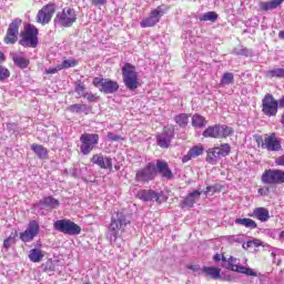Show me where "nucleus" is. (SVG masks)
<instances>
[{"instance_id": "52", "label": "nucleus", "mask_w": 284, "mask_h": 284, "mask_svg": "<svg viewBox=\"0 0 284 284\" xmlns=\"http://www.w3.org/2000/svg\"><path fill=\"white\" fill-rule=\"evenodd\" d=\"M187 270H192V272H199L201 270V265H199V264L189 265Z\"/></svg>"}, {"instance_id": "19", "label": "nucleus", "mask_w": 284, "mask_h": 284, "mask_svg": "<svg viewBox=\"0 0 284 284\" xmlns=\"http://www.w3.org/2000/svg\"><path fill=\"white\" fill-rule=\"evenodd\" d=\"M37 234H39V223L31 221L27 230L20 233V240H22L23 243H30V241H34Z\"/></svg>"}, {"instance_id": "27", "label": "nucleus", "mask_w": 284, "mask_h": 284, "mask_svg": "<svg viewBox=\"0 0 284 284\" xmlns=\"http://www.w3.org/2000/svg\"><path fill=\"white\" fill-rule=\"evenodd\" d=\"M68 112H72L73 114H81V112H84L88 114L92 111V106L88 104H71L67 108Z\"/></svg>"}, {"instance_id": "15", "label": "nucleus", "mask_w": 284, "mask_h": 284, "mask_svg": "<svg viewBox=\"0 0 284 284\" xmlns=\"http://www.w3.org/2000/svg\"><path fill=\"white\" fill-rule=\"evenodd\" d=\"M174 139V126H164L162 133L156 135V143L160 148L168 150Z\"/></svg>"}, {"instance_id": "58", "label": "nucleus", "mask_w": 284, "mask_h": 284, "mask_svg": "<svg viewBox=\"0 0 284 284\" xmlns=\"http://www.w3.org/2000/svg\"><path fill=\"white\" fill-rule=\"evenodd\" d=\"M229 241H232V242H234V243H239V236H235V235H232L230 239H229Z\"/></svg>"}, {"instance_id": "43", "label": "nucleus", "mask_w": 284, "mask_h": 284, "mask_svg": "<svg viewBox=\"0 0 284 284\" xmlns=\"http://www.w3.org/2000/svg\"><path fill=\"white\" fill-rule=\"evenodd\" d=\"M75 65H77V61H74V60H64L60 64V69L61 70H67L68 68H74Z\"/></svg>"}, {"instance_id": "7", "label": "nucleus", "mask_w": 284, "mask_h": 284, "mask_svg": "<svg viewBox=\"0 0 284 284\" xmlns=\"http://www.w3.org/2000/svg\"><path fill=\"white\" fill-rule=\"evenodd\" d=\"M80 151L84 156H88L99 145V134L97 133H83L80 136Z\"/></svg>"}, {"instance_id": "45", "label": "nucleus", "mask_w": 284, "mask_h": 284, "mask_svg": "<svg viewBox=\"0 0 284 284\" xmlns=\"http://www.w3.org/2000/svg\"><path fill=\"white\" fill-rule=\"evenodd\" d=\"M7 130L12 134H17L19 132V125L17 123H7Z\"/></svg>"}, {"instance_id": "14", "label": "nucleus", "mask_w": 284, "mask_h": 284, "mask_svg": "<svg viewBox=\"0 0 284 284\" xmlns=\"http://www.w3.org/2000/svg\"><path fill=\"white\" fill-rule=\"evenodd\" d=\"M163 14H165L163 7H158L150 12L149 17L140 22L141 28H154V26L161 21V17H163Z\"/></svg>"}, {"instance_id": "34", "label": "nucleus", "mask_w": 284, "mask_h": 284, "mask_svg": "<svg viewBox=\"0 0 284 284\" xmlns=\"http://www.w3.org/2000/svg\"><path fill=\"white\" fill-rule=\"evenodd\" d=\"M174 121L180 128H187V123H190V115L186 113H180L174 116Z\"/></svg>"}, {"instance_id": "60", "label": "nucleus", "mask_w": 284, "mask_h": 284, "mask_svg": "<svg viewBox=\"0 0 284 284\" xmlns=\"http://www.w3.org/2000/svg\"><path fill=\"white\" fill-rule=\"evenodd\" d=\"M3 61H6V54L0 51V63H3Z\"/></svg>"}, {"instance_id": "5", "label": "nucleus", "mask_w": 284, "mask_h": 284, "mask_svg": "<svg viewBox=\"0 0 284 284\" xmlns=\"http://www.w3.org/2000/svg\"><path fill=\"white\" fill-rule=\"evenodd\" d=\"M19 44L23 48H37L39 45V29L34 24H28L21 34Z\"/></svg>"}, {"instance_id": "18", "label": "nucleus", "mask_w": 284, "mask_h": 284, "mask_svg": "<svg viewBox=\"0 0 284 284\" xmlns=\"http://www.w3.org/2000/svg\"><path fill=\"white\" fill-rule=\"evenodd\" d=\"M21 27V19L16 18L7 30V36L4 38L6 43H17V34H19V28Z\"/></svg>"}, {"instance_id": "32", "label": "nucleus", "mask_w": 284, "mask_h": 284, "mask_svg": "<svg viewBox=\"0 0 284 284\" xmlns=\"http://www.w3.org/2000/svg\"><path fill=\"white\" fill-rule=\"evenodd\" d=\"M192 125L193 128H205V125H207V120H205L203 115L195 113L192 116Z\"/></svg>"}, {"instance_id": "46", "label": "nucleus", "mask_w": 284, "mask_h": 284, "mask_svg": "<svg viewBox=\"0 0 284 284\" xmlns=\"http://www.w3.org/2000/svg\"><path fill=\"white\" fill-rule=\"evenodd\" d=\"M106 136H108L109 141H115V142H121V141H123V138H122L121 135H116V134H114L113 132H109V133L106 134Z\"/></svg>"}, {"instance_id": "9", "label": "nucleus", "mask_w": 284, "mask_h": 284, "mask_svg": "<svg viewBox=\"0 0 284 284\" xmlns=\"http://www.w3.org/2000/svg\"><path fill=\"white\" fill-rule=\"evenodd\" d=\"M260 148L262 150H267V152H281L283 150V145L281 144V140L276 138V133H271L263 138L256 140Z\"/></svg>"}, {"instance_id": "53", "label": "nucleus", "mask_w": 284, "mask_h": 284, "mask_svg": "<svg viewBox=\"0 0 284 284\" xmlns=\"http://www.w3.org/2000/svg\"><path fill=\"white\" fill-rule=\"evenodd\" d=\"M251 242L254 245V247H261V245H263V242H261V240L258 239L252 240Z\"/></svg>"}, {"instance_id": "41", "label": "nucleus", "mask_w": 284, "mask_h": 284, "mask_svg": "<svg viewBox=\"0 0 284 284\" xmlns=\"http://www.w3.org/2000/svg\"><path fill=\"white\" fill-rule=\"evenodd\" d=\"M42 272H54V262L52 261H47L41 265Z\"/></svg>"}, {"instance_id": "25", "label": "nucleus", "mask_w": 284, "mask_h": 284, "mask_svg": "<svg viewBox=\"0 0 284 284\" xmlns=\"http://www.w3.org/2000/svg\"><path fill=\"white\" fill-rule=\"evenodd\" d=\"M284 0H270L258 2L260 10L262 12H267L270 10H276L278 6L283 4Z\"/></svg>"}, {"instance_id": "2", "label": "nucleus", "mask_w": 284, "mask_h": 284, "mask_svg": "<svg viewBox=\"0 0 284 284\" xmlns=\"http://www.w3.org/2000/svg\"><path fill=\"white\" fill-rule=\"evenodd\" d=\"M122 79L126 90L134 92L139 88V73L136 67L131 63H125L122 67Z\"/></svg>"}, {"instance_id": "62", "label": "nucleus", "mask_w": 284, "mask_h": 284, "mask_svg": "<svg viewBox=\"0 0 284 284\" xmlns=\"http://www.w3.org/2000/svg\"><path fill=\"white\" fill-rule=\"evenodd\" d=\"M221 261H223V263H227V257L224 255H221Z\"/></svg>"}, {"instance_id": "56", "label": "nucleus", "mask_w": 284, "mask_h": 284, "mask_svg": "<svg viewBox=\"0 0 284 284\" xmlns=\"http://www.w3.org/2000/svg\"><path fill=\"white\" fill-rule=\"evenodd\" d=\"M14 239H17V233H11L7 240L10 241L11 243H14Z\"/></svg>"}, {"instance_id": "49", "label": "nucleus", "mask_w": 284, "mask_h": 284, "mask_svg": "<svg viewBox=\"0 0 284 284\" xmlns=\"http://www.w3.org/2000/svg\"><path fill=\"white\" fill-rule=\"evenodd\" d=\"M105 3H108V0H91V6H105Z\"/></svg>"}, {"instance_id": "36", "label": "nucleus", "mask_w": 284, "mask_h": 284, "mask_svg": "<svg viewBox=\"0 0 284 284\" xmlns=\"http://www.w3.org/2000/svg\"><path fill=\"white\" fill-rule=\"evenodd\" d=\"M202 272H204L206 276H211V278H221V268L204 266Z\"/></svg>"}, {"instance_id": "64", "label": "nucleus", "mask_w": 284, "mask_h": 284, "mask_svg": "<svg viewBox=\"0 0 284 284\" xmlns=\"http://www.w3.org/2000/svg\"><path fill=\"white\" fill-rule=\"evenodd\" d=\"M258 194H263V189H258Z\"/></svg>"}, {"instance_id": "16", "label": "nucleus", "mask_w": 284, "mask_h": 284, "mask_svg": "<svg viewBox=\"0 0 284 284\" xmlns=\"http://www.w3.org/2000/svg\"><path fill=\"white\" fill-rule=\"evenodd\" d=\"M91 163H93V165H98L101 170H108L109 172H112L113 170L112 158L103 155V153L93 154Z\"/></svg>"}, {"instance_id": "17", "label": "nucleus", "mask_w": 284, "mask_h": 284, "mask_svg": "<svg viewBox=\"0 0 284 284\" xmlns=\"http://www.w3.org/2000/svg\"><path fill=\"white\" fill-rule=\"evenodd\" d=\"M154 171L155 176L160 174L162 179H166L168 181H172V179H174V173H172L170 164H168L165 161L158 160L154 164Z\"/></svg>"}, {"instance_id": "55", "label": "nucleus", "mask_w": 284, "mask_h": 284, "mask_svg": "<svg viewBox=\"0 0 284 284\" xmlns=\"http://www.w3.org/2000/svg\"><path fill=\"white\" fill-rule=\"evenodd\" d=\"M277 108H284V95L277 100Z\"/></svg>"}, {"instance_id": "54", "label": "nucleus", "mask_w": 284, "mask_h": 284, "mask_svg": "<svg viewBox=\"0 0 284 284\" xmlns=\"http://www.w3.org/2000/svg\"><path fill=\"white\" fill-rule=\"evenodd\" d=\"M12 243L13 242H10V240L6 239L4 242H3V247L6 250H10V247L12 246Z\"/></svg>"}, {"instance_id": "63", "label": "nucleus", "mask_w": 284, "mask_h": 284, "mask_svg": "<svg viewBox=\"0 0 284 284\" xmlns=\"http://www.w3.org/2000/svg\"><path fill=\"white\" fill-rule=\"evenodd\" d=\"M280 39H284V30L278 32Z\"/></svg>"}, {"instance_id": "6", "label": "nucleus", "mask_w": 284, "mask_h": 284, "mask_svg": "<svg viewBox=\"0 0 284 284\" xmlns=\"http://www.w3.org/2000/svg\"><path fill=\"white\" fill-rule=\"evenodd\" d=\"M53 227L57 232L69 236H79L81 234V226L70 220H58L53 223Z\"/></svg>"}, {"instance_id": "42", "label": "nucleus", "mask_w": 284, "mask_h": 284, "mask_svg": "<svg viewBox=\"0 0 284 284\" xmlns=\"http://www.w3.org/2000/svg\"><path fill=\"white\" fill-rule=\"evenodd\" d=\"M6 79H10V70L3 65H0V81H6Z\"/></svg>"}, {"instance_id": "61", "label": "nucleus", "mask_w": 284, "mask_h": 284, "mask_svg": "<svg viewBox=\"0 0 284 284\" xmlns=\"http://www.w3.org/2000/svg\"><path fill=\"white\" fill-rule=\"evenodd\" d=\"M234 261H236V257H234V256H230L227 260L229 263H234Z\"/></svg>"}, {"instance_id": "50", "label": "nucleus", "mask_w": 284, "mask_h": 284, "mask_svg": "<svg viewBox=\"0 0 284 284\" xmlns=\"http://www.w3.org/2000/svg\"><path fill=\"white\" fill-rule=\"evenodd\" d=\"M60 68H61V67H60V64H59L58 67L47 69V70H45V73H47V74H57V72H59V70H61Z\"/></svg>"}, {"instance_id": "22", "label": "nucleus", "mask_w": 284, "mask_h": 284, "mask_svg": "<svg viewBox=\"0 0 284 284\" xmlns=\"http://www.w3.org/2000/svg\"><path fill=\"white\" fill-rule=\"evenodd\" d=\"M201 194H203V191L195 190L186 195V197L183 200L182 204L186 207H194V203L201 199Z\"/></svg>"}, {"instance_id": "8", "label": "nucleus", "mask_w": 284, "mask_h": 284, "mask_svg": "<svg viewBox=\"0 0 284 284\" xmlns=\"http://www.w3.org/2000/svg\"><path fill=\"white\" fill-rule=\"evenodd\" d=\"M262 183L265 185H283L284 171L278 169L265 170L262 174Z\"/></svg>"}, {"instance_id": "12", "label": "nucleus", "mask_w": 284, "mask_h": 284, "mask_svg": "<svg viewBox=\"0 0 284 284\" xmlns=\"http://www.w3.org/2000/svg\"><path fill=\"white\" fill-rule=\"evenodd\" d=\"M262 112L265 116H276L278 114V100L274 95L266 93L262 99Z\"/></svg>"}, {"instance_id": "21", "label": "nucleus", "mask_w": 284, "mask_h": 284, "mask_svg": "<svg viewBox=\"0 0 284 284\" xmlns=\"http://www.w3.org/2000/svg\"><path fill=\"white\" fill-rule=\"evenodd\" d=\"M61 203L59 200L54 199L53 196H47L40 200L34 204L36 210H45V207H49V210H57Z\"/></svg>"}, {"instance_id": "31", "label": "nucleus", "mask_w": 284, "mask_h": 284, "mask_svg": "<svg viewBox=\"0 0 284 284\" xmlns=\"http://www.w3.org/2000/svg\"><path fill=\"white\" fill-rule=\"evenodd\" d=\"M43 251L39 248H32L29 253V260L31 263H41L43 261Z\"/></svg>"}, {"instance_id": "30", "label": "nucleus", "mask_w": 284, "mask_h": 284, "mask_svg": "<svg viewBox=\"0 0 284 284\" xmlns=\"http://www.w3.org/2000/svg\"><path fill=\"white\" fill-rule=\"evenodd\" d=\"M31 150L34 152L38 159H48V149H45L43 145L32 144Z\"/></svg>"}, {"instance_id": "48", "label": "nucleus", "mask_w": 284, "mask_h": 284, "mask_svg": "<svg viewBox=\"0 0 284 284\" xmlns=\"http://www.w3.org/2000/svg\"><path fill=\"white\" fill-rule=\"evenodd\" d=\"M222 267H225V270H231V272H234V267H236V264L232 262H225Z\"/></svg>"}, {"instance_id": "23", "label": "nucleus", "mask_w": 284, "mask_h": 284, "mask_svg": "<svg viewBox=\"0 0 284 284\" xmlns=\"http://www.w3.org/2000/svg\"><path fill=\"white\" fill-rule=\"evenodd\" d=\"M253 219H257L261 223H267L270 221V211L263 206L253 210Z\"/></svg>"}, {"instance_id": "39", "label": "nucleus", "mask_w": 284, "mask_h": 284, "mask_svg": "<svg viewBox=\"0 0 284 284\" xmlns=\"http://www.w3.org/2000/svg\"><path fill=\"white\" fill-rule=\"evenodd\" d=\"M267 77H271L272 79H284V69L283 68H277L267 71Z\"/></svg>"}, {"instance_id": "10", "label": "nucleus", "mask_w": 284, "mask_h": 284, "mask_svg": "<svg viewBox=\"0 0 284 284\" xmlns=\"http://www.w3.org/2000/svg\"><path fill=\"white\" fill-rule=\"evenodd\" d=\"M156 179V171L154 170V162H149L144 168L139 169L135 173L136 183H150Z\"/></svg>"}, {"instance_id": "38", "label": "nucleus", "mask_w": 284, "mask_h": 284, "mask_svg": "<svg viewBox=\"0 0 284 284\" xmlns=\"http://www.w3.org/2000/svg\"><path fill=\"white\" fill-rule=\"evenodd\" d=\"M217 19H219V14L214 11H209L200 16V21H211V23H216Z\"/></svg>"}, {"instance_id": "47", "label": "nucleus", "mask_w": 284, "mask_h": 284, "mask_svg": "<svg viewBox=\"0 0 284 284\" xmlns=\"http://www.w3.org/2000/svg\"><path fill=\"white\" fill-rule=\"evenodd\" d=\"M233 54L236 57H246L247 54V49L241 48V49H234Z\"/></svg>"}, {"instance_id": "28", "label": "nucleus", "mask_w": 284, "mask_h": 284, "mask_svg": "<svg viewBox=\"0 0 284 284\" xmlns=\"http://www.w3.org/2000/svg\"><path fill=\"white\" fill-rule=\"evenodd\" d=\"M219 151L215 148L209 149L206 151V162H209L211 165H216L220 160Z\"/></svg>"}, {"instance_id": "24", "label": "nucleus", "mask_w": 284, "mask_h": 284, "mask_svg": "<svg viewBox=\"0 0 284 284\" xmlns=\"http://www.w3.org/2000/svg\"><path fill=\"white\" fill-rule=\"evenodd\" d=\"M11 59L18 68L26 70L30 65V60L24 58L23 53H11Z\"/></svg>"}, {"instance_id": "33", "label": "nucleus", "mask_w": 284, "mask_h": 284, "mask_svg": "<svg viewBox=\"0 0 284 284\" xmlns=\"http://www.w3.org/2000/svg\"><path fill=\"white\" fill-rule=\"evenodd\" d=\"M236 225H243L244 227H250V230H256L257 224L254 220L252 219H236L235 220Z\"/></svg>"}, {"instance_id": "57", "label": "nucleus", "mask_w": 284, "mask_h": 284, "mask_svg": "<svg viewBox=\"0 0 284 284\" xmlns=\"http://www.w3.org/2000/svg\"><path fill=\"white\" fill-rule=\"evenodd\" d=\"M252 241H248V242H246V244H243L242 245V247H243V250H247V248H250V247H252Z\"/></svg>"}, {"instance_id": "4", "label": "nucleus", "mask_w": 284, "mask_h": 284, "mask_svg": "<svg viewBox=\"0 0 284 284\" xmlns=\"http://www.w3.org/2000/svg\"><path fill=\"white\" fill-rule=\"evenodd\" d=\"M53 22L60 28H72L77 23V11L70 7L63 8L57 13Z\"/></svg>"}, {"instance_id": "3", "label": "nucleus", "mask_w": 284, "mask_h": 284, "mask_svg": "<svg viewBox=\"0 0 284 284\" xmlns=\"http://www.w3.org/2000/svg\"><path fill=\"white\" fill-rule=\"evenodd\" d=\"M232 134H234V129L225 124H214L207 126L202 132L204 139H227V136H232Z\"/></svg>"}, {"instance_id": "26", "label": "nucleus", "mask_w": 284, "mask_h": 284, "mask_svg": "<svg viewBox=\"0 0 284 284\" xmlns=\"http://www.w3.org/2000/svg\"><path fill=\"white\" fill-rule=\"evenodd\" d=\"M203 151H204L203 146L195 145L191 148L187 154L183 156L182 159L183 163H187V161L192 159H196V156H201V154H203Z\"/></svg>"}, {"instance_id": "20", "label": "nucleus", "mask_w": 284, "mask_h": 284, "mask_svg": "<svg viewBox=\"0 0 284 284\" xmlns=\"http://www.w3.org/2000/svg\"><path fill=\"white\" fill-rule=\"evenodd\" d=\"M136 196L140 199V201H144V203L150 201H155V203L159 204L163 203V201H161V196L154 190H141L136 193Z\"/></svg>"}, {"instance_id": "51", "label": "nucleus", "mask_w": 284, "mask_h": 284, "mask_svg": "<svg viewBox=\"0 0 284 284\" xmlns=\"http://www.w3.org/2000/svg\"><path fill=\"white\" fill-rule=\"evenodd\" d=\"M217 191L216 186H207L206 190L204 191L205 196H209L210 193L215 194Z\"/></svg>"}, {"instance_id": "44", "label": "nucleus", "mask_w": 284, "mask_h": 284, "mask_svg": "<svg viewBox=\"0 0 284 284\" xmlns=\"http://www.w3.org/2000/svg\"><path fill=\"white\" fill-rule=\"evenodd\" d=\"M75 92L78 94H81L83 97V94H85V85H83V83H81V81L75 82Z\"/></svg>"}, {"instance_id": "11", "label": "nucleus", "mask_w": 284, "mask_h": 284, "mask_svg": "<svg viewBox=\"0 0 284 284\" xmlns=\"http://www.w3.org/2000/svg\"><path fill=\"white\" fill-rule=\"evenodd\" d=\"M93 85L99 88L100 92L103 94H114V92H119V82L104 78H94Z\"/></svg>"}, {"instance_id": "37", "label": "nucleus", "mask_w": 284, "mask_h": 284, "mask_svg": "<svg viewBox=\"0 0 284 284\" xmlns=\"http://www.w3.org/2000/svg\"><path fill=\"white\" fill-rule=\"evenodd\" d=\"M232 83H234V73L225 72L220 81V87L225 88V85H232Z\"/></svg>"}, {"instance_id": "13", "label": "nucleus", "mask_w": 284, "mask_h": 284, "mask_svg": "<svg viewBox=\"0 0 284 284\" xmlns=\"http://www.w3.org/2000/svg\"><path fill=\"white\" fill-rule=\"evenodd\" d=\"M55 12V3L45 4L44 7H42V9L39 10L37 14V22L41 23L42 26H47V23H50L52 21V17H54Z\"/></svg>"}, {"instance_id": "59", "label": "nucleus", "mask_w": 284, "mask_h": 284, "mask_svg": "<svg viewBox=\"0 0 284 284\" xmlns=\"http://www.w3.org/2000/svg\"><path fill=\"white\" fill-rule=\"evenodd\" d=\"M213 261H215V263H219V261H221V254H215L214 256H213Z\"/></svg>"}, {"instance_id": "29", "label": "nucleus", "mask_w": 284, "mask_h": 284, "mask_svg": "<svg viewBox=\"0 0 284 284\" xmlns=\"http://www.w3.org/2000/svg\"><path fill=\"white\" fill-rule=\"evenodd\" d=\"M233 272H237L239 274H245L246 276H253V277L258 276V273H256L254 270L250 267H245L243 265L235 264V266H233Z\"/></svg>"}, {"instance_id": "1", "label": "nucleus", "mask_w": 284, "mask_h": 284, "mask_svg": "<svg viewBox=\"0 0 284 284\" xmlns=\"http://www.w3.org/2000/svg\"><path fill=\"white\" fill-rule=\"evenodd\" d=\"M130 225V220L123 213H115L111 217V223L108 229V239L110 243H116V239L125 232V227Z\"/></svg>"}, {"instance_id": "35", "label": "nucleus", "mask_w": 284, "mask_h": 284, "mask_svg": "<svg viewBox=\"0 0 284 284\" xmlns=\"http://www.w3.org/2000/svg\"><path fill=\"white\" fill-rule=\"evenodd\" d=\"M220 159L225 156H230V152H232V146L229 143L221 144L220 146H215Z\"/></svg>"}, {"instance_id": "40", "label": "nucleus", "mask_w": 284, "mask_h": 284, "mask_svg": "<svg viewBox=\"0 0 284 284\" xmlns=\"http://www.w3.org/2000/svg\"><path fill=\"white\" fill-rule=\"evenodd\" d=\"M83 99L88 100L89 103H97L99 101V97L94 93L85 92L82 93Z\"/></svg>"}]
</instances>
